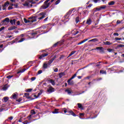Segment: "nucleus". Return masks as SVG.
Returning a JSON list of instances; mask_svg holds the SVG:
<instances>
[{
  "instance_id": "32",
  "label": "nucleus",
  "mask_w": 124,
  "mask_h": 124,
  "mask_svg": "<svg viewBox=\"0 0 124 124\" xmlns=\"http://www.w3.org/2000/svg\"><path fill=\"white\" fill-rule=\"evenodd\" d=\"M22 124H31V121H28L27 120H26L24 122H23Z\"/></svg>"
},
{
  "instance_id": "56",
  "label": "nucleus",
  "mask_w": 124,
  "mask_h": 124,
  "mask_svg": "<svg viewBox=\"0 0 124 124\" xmlns=\"http://www.w3.org/2000/svg\"><path fill=\"white\" fill-rule=\"evenodd\" d=\"M41 73H42V71L41 70L38 71V74H41Z\"/></svg>"
},
{
  "instance_id": "10",
  "label": "nucleus",
  "mask_w": 124,
  "mask_h": 124,
  "mask_svg": "<svg viewBox=\"0 0 124 124\" xmlns=\"http://www.w3.org/2000/svg\"><path fill=\"white\" fill-rule=\"evenodd\" d=\"M18 96V94L16 93H14L10 98H13V99H16L17 98V96Z\"/></svg>"
},
{
  "instance_id": "58",
  "label": "nucleus",
  "mask_w": 124,
  "mask_h": 124,
  "mask_svg": "<svg viewBox=\"0 0 124 124\" xmlns=\"http://www.w3.org/2000/svg\"><path fill=\"white\" fill-rule=\"evenodd\" d=\"M9 120H13V117H9Z\"/></svg>"
},
{
  "instance_id": "8",
  "label": "nucleus",
  "mask_w": 124,
  "mask_h": 124,
  "mask_svg": "<svg viewBox=\"0 0 124 124\" xmlns=\"http://www.w3.org/2000/svg\"><path fill=\"white\" fill-rule=\"evenodd\" d=\"M54 92H55V89L52 87H49L47 90V92L49 93H54Z\"/></svg>"
},
{
  "instance_id": "55",
  "label": "nucleus",
  "mask_w": 124,
  "mask_h": 124,
  "mask_svg": "<svg viewBox=\"0 0 124 124\" xmlns=\"http://www.w3.org/2000/svg\"><path fill=\"white\" fill-rule=\"evenodd\" d=\"M116 24L117 25H119V24H121V21L120 20H117Z\"/></svg>"
},
{
  "instance_id": "38",
  "label": "nucleus",
  "mask_w": 124,
  "mask_h": 124,
  "mask_svg": "<svg viewBox=\"0 0 124 124\" xmlns=\"http://www.w3.org/2000/svg\"><path fill=\"white\" fill-rule=\"evenodd\" d=\"M24 40H25V38H22L21 40L18 41V43H20V42H23V41H24Z\"/></svg>"
},
{
  "instance_id": "7",
  "label": "nucleus",
  "mask_w": 124,
  "mask_h": 124,
  "mask_svg": "<svg viewBox=\"0 0 124 124\" xmlns=\"http://www.w3.org/2000/svg\"><path fill=\"white\" fill-rule=\"evenodd\" d=\"M77 74H75L72 77V78H70L69 80H68L67 81V83L68 85H72V83L71 82V80H72V79H74V78L77 76Z\"/></svg>"
},
{
  "instance_id": "54",
  "label": "nucleus",
  "mask_w": 124,
  "mask_h": 124,
  "mask_svg": "<svg viewBox=\"0 0 124 124\" xmlns=\"http://www.w3.org/2000/svg\"><path fill=\"white\" fill-rule=\"evenodd\" d=\"M113 35H116V36H119V33H114Z\"/></svg>"
},
{
  "instance_id": "2",
  "label": "nucleus",
  "mask_w": 124,
  "mask_h": 124,
  "mask_svg": "<svg viewBox=\"0 0 124 124\" xmlns=\"http://www.w3.org/2000/svg\"><path fill=\"white\" fill-rule=\"evenodd\" d=\"M24 22L26 24L28 23H34V22H36V17L32 16L29 18V20H27L26 18H24Z\"/></svg>"
},
{
  "instance_id": "1",
  "label": "nucleus",
  "mask_w": 124,
  "mask_h": 124,
  "mask_svg": "<svg viewBox=\"0 0 124 124\" xmlns=\"http://www.w3.org/2000/svg\"><path fill=\"white\" fill-rule=\"evenodd\" d=\"M34 3L35 2L33 1V0H29L28 2L23 4V5L26 7H32V4H34Z\"/></svg>"
},
{
  "instance_id": "39",
  "label": "nucleus",
  "mask_w": 124,
  "mask_h": 124,
  "mask_svg": "<svg viewBox=\"0 0 124 124\" xmlns=\"http://www.w3.org/2000/svg\"><path fill=\"white\" fill-rule=\"evenodd\" d=\"M60 2H61V0H58L57 1H56V2H55V5L59 4Z\"/></svg>"
},
{
  "instance_id": "30",
  "label": "nucleus",
  "mask_w": 124,
  "mask_h": 124,
  "mask_svg": "<svg viewBox=\"0 0 124 124\" xmlns=\"http://www.w3.org/2000/svg\"><path fill=\"white\" fill-rule=\"evenodd\" d=\"M9 99V98L8 97H4V102H7V101Z\"/></svg>"
},
{
  "instance_id": "9",
  "label": "nucleus",
  "mask_w": 124,
  "mask_h": 124,
  "mask_svg": "<svg viewBox=\"0 0 124 124\" xmlns=\"http://www.w3.org/2000/svg\"><path fill=\"white\" fill-rule=\"evenodd\" d=\"M8 5H9V2L8 1L4 3V4L2 6H3V10H5L6 9V7H8Z\"/></svg>"
},
{
  "instance_id": "59",
  "label": "nucleus",
  "mask_w": 124,
  "mask_h": 124,
  "mask_svg": "<svg viewBox=\"0 0 124 124\" xmlns=\"http://www.w3.org/2000/svg\"><path fill=\"white\" fill-rule=\"evenodd\" d=\"M49 1H50V0H46L45 2H46V3H49Z\"/></svg>"
},
{
  "instance_id": "11",
  "label": "nucleus",
  "mask_w": 124,
  "mask_h": 124,
  "mask_svg": "<svg viewBox=\"0 0 124 124\" xmlns=\"http://www.w3.org/2000/svg\"><path fill=\"white\" fill-rule=\"evenodd\" d=\"M63 42H64V40H62V41L57 42V43L53 45V47H56V46H57L58 45L60 44V45H62V44L63 43Z\"/></svg>"
},
{
  "instance_id": "27",
  "label": "nucleus",
  "mask_w": 124,
  "mask_h": 124,
  "mask_svg": "<svg viewBox=\"0 0 124 124\" xmlns=\"http://www.w3.org/2000/svg\"><path fill=\"white\" fill-rule=\"evenodd\" d=\"M49 82L50 83H51L52 86H55V80H54L53 79H50V80H49Z\"/></svg>"
},
{
  "instance_id": "44",
  "label": "nucleus",
  "mask_w": 124,
  "mask_h": 124,
  "mask_svg": "<svg viewBox=\"0 0 124 124\" xmlns=\"http://www.w3.org/2000/svg\"><path fill=\"white\" fill-rule=\"evenodd\" d=\"M16 101H18V102H21V101H22V98H20L18 100H16Z\"/></svg>"
},
{
  "instance_id": "35",
  "label": "nucleus",
  "mask_w": 124,
  "mask_h": 124,
  "mask_svg": "<svg viewBox=\"0 0 124 124\" xmlns=\"http://www.w3.org/2000/svg\"><path fill=\"white\" fill-rule=\"evenodd\" d=\"M114 4H115V2H114L113 1H112L108 3V5H114Z\"/></svg>"
},
{
  "instance_id": "26",
  "label": "nucleus",
  "mask_w": 124,
  "mask_h": 124,
  "mask_svg": "<svg viewBox=\"0 0 124 124\" xmlns=\"http://www.w3.org/2000/svg\"><path fill=\"white\" fill-rule=\"evenodd\" d=\"M106 6H102L100 7L99 8L97 9V11H100L101 9H105Z\"/></svg>"
},
{
  "instance_id": "17",
  "label": "nucleus",
  "mask_w": 124,
  "mask_h": 124,
  "mask_svg": "<svg viewBox=\"0 0 124 124\" xmlns=\"http://www.w3.org/2000/svg\"><path fill=\"white\" fill-rule=\"evenodd\" d=\"M86 24L87 25H91L92 24V20L91 18H88L86 21Z\"/></svg>"
},
{
  "instance_id": "12",
  "label": "nucleus",
  "mask_w": 124,
  "mask_h": 124,
  "mask_svg": "<svg viewBox=\"0 0 124 124\" xmlns=\"http://www.w3.org/2000/svg\"><path fill=\"white\" fill-rule=\"evenodd\" d=\"M47 56H48V53H45L44 54L41 55L40 57H39V59L40 60L43 59V58H45V57H47Z\"/></svg>"
},
{
  "instance_id": "4",
  "label": "nucleus",
  "mask_w": 124,
  "mask_h": 124,
  "mask_svg": "<svg viewBox=\"0 0 124 124\" xmlns=\"http://www.w3.org/2000/svg\"><path fill=\"white\" fill-rule=\"evenodd\" d=\"M2 25L3 26H6L9 23V18L8 17L6 18L5 19H4L2 21Z\"/></svg>"
},
{
  "instance_id": "60",
  "label": "nucleus",
  "mask_w": 124,
  "mask_h": 124,
  "mask_svg": "<svg viewBox=\"0 0 124 124\" xmlns=\"http://www.w3.org/2000/svg\"><path fill=\"white\" fill-rule=\"evenodd\" d=\"M33 96H34V97H35V98H38V96H36V95H34Z\"/></svg>"
},
{
  "instance_id": "49",
  "label": "nucleus",
  "mask_w": 124,
  "mask_h": 124,
  "mask_svg": "<svg viewBox=\"0 0 124 124\" xmlns=\"http://www.w3.org/2000/svg\"><path fill=\"white\" fill-rule=\"evenodd\" d=\"M93 0L95 3H97V2H98V1H99V0Z\"/></svg>"
},
{
  "instance_id": "25",
  "label": "nucleus",
  "mask_w": 124,
  "mask_h": 124,
  "mask_svg": "<svg viewBox=\"0 0 124 124\" xmlns=\"http://www.w3.org/2000/svg\"><path fill=\"white\" fill-rule=\"evenodd\" d=\"M59 109L55 108L54 111L52 112L53 114H59V111H58Z\"/></svg>"
},
{
  "instance_id": "42",
  "label": "nucleus",
  "mask_w": 124,
  "mask_h": 124,
  "mask_svg": "<svg viewBox=\"0 0 124 124\" xmlns=\"http://www.w3.org/2000/svg\"><path fill=\"white\" fill-rule=\"evenodd\" d=\"M76 23H78L79 22V17H77V18H76Z\"/></svg>"
},
{
  "instance_id": "37",
  "label": "nucleus",
  "mask_w": 124,
  "mask_h": 124,
  "mask_svg": "<svg viewBox=\"0 0 124 124\" xmlns=\"http://www.w3.org/2000/svg\"><path fill=\"white\" fill-rule=\"evenodd\" d=\"M118 48H123L124 47V45H119L118 46H117Z\"/></svg>"
},
{
  "instance_id": "24",
  "label": "nucleus",
  "mask_w": 124,
  "mask_h": 124,
  "mask_svg": "<svg viewBox=\"0 0 124 124\" xmlns=\"http://www.w3.org/2000/svg\"><path fill=\"white\" fill-rule=\"evenodd\" d=\"M16 29V27L15 26H12L8 28L9 31H13V30H15Z\"/></svg>"
},
{
  "instance_id": "28",
  "label": "nucleus",
  "mask_w": 124,
  "mask_h": 124,
  "mask_svg": "<svg viewBox=\"0 0 124 124\" xmlns=\"http://www.w3.org/2000/svg\"><path fill=\"white\" fill-rule=\"evenodd\" d=\"M8 89V86H7V85H4L2 88L3 91H6Z\"/></svg>"
},
{
  "instance_id": "43",
  "label": "nucleus",
  "mask_w": 124,
  "mask_h": 124,
  "mask_svg": "<svg viewBox=\"0 0 124 124\" xmlns=\"http://www.w3.org/2000/svg\"><path fill=\"white\" fill-rule=\"evenodd\" d=\"M71 115L73 116L74 117H76V114L73 112V111H71Z\"/></svg>"
},
{
  "instance_id": "3",
  "label": "nucleus",
  "mask_w": 124,
  "mask_h": 124,
  "mask_svg": "<svg viewBox=\"0 0 124 124\" xmlns=\"http://www.w3.org/2000/svg\"><path fill=\"white\" fill-rule=\"evenodd\" d=\"M49 5H50V3L45 2L44 4L41 7L40 9H46V8H48L49 7Z\"/></svg>"
},
{
  "instance_id": "63",
  "label": "nucleus",
  "mask_w": 124,
  "mask_h": 124,
  "mask_svg": "<svg viewBox=\"0 0 124 124\" xmlns=\"http://www.w3.org/2000/svg\"><path fill=\"white\" fill-rule=\"evenodd\" d=\"M41 93H38V97L40 95H41Z\"/></svg>"
},
{
  "instance_id": "5",
  "label": "nucleus",
  "mask_w": 124,
  "mask_h": 124,
  "mask_svg": "<svg viewBox=\"0 0 124 124\" xmlns=\"http://www.w3.org/2000/svg\"><path fill=\"white\" fill-rule=\"evenodd\" d=\"M73 11V10H71L70 11H69L66 15L64 16V18L65 19H68V17H69L71 15V14H72V12Z\"/></svg>"
},
{
  "instance_id": "45",
  "label": "nucleus",
  "mask_w": 124,
  "mask_h": 124,
  "mask_svg": "<svg viewBox=\"0 0 124 124\" xmlns=\"http://www.w3.org/2000/svg\"><path fill=\"white\" fill-rule=\"evenodd\" d=\"M28 119L29 121H31V115H30L29 116H28Z\"/></svg>"
},
{
  "instance_id": "29",
  "label": "nucleus",
  "mask_w": 124,
  "mask_h": 124,
  "mask_svg": "<svg viewBox=\"0 0 124 124\" xmlns=\"http://www.w3.org/2000/svg\"><path fill=\"white\" fill-rule=\"evenodd\" d=\"M54 58H52V59L49 60V61L47 63V64L48 65H50V64H51V63H52V62H53V61H54Z\"/></svg>"
},
{
  "instance_id": "21",
  "label": "nucleus",
  "mask_w": 124,
  "mask_h": 124,
  "mask_svg": "<svg viewBox=\"0 0 124 124\" xmlns=\"http://www.w3.org/2000/svg\"><path fill=\"white\" fill-rule=\"evenodd\" d=\"M40 15H41L42 16L38 18L39 20H42V19H43L44 18V15L43 14V13H41L40 14Z\"/></svg>"
},
{
  "instance_id": "46",
  "label": "nucleus",
  "mask_w": 124,
  "mask_h": 124,
  "mask_svg": "<svg viewBox=\"0 0 124 124\" xmlns=\"http://www.w3.org/2000/svg\"><path fill=\"white\" fill-rule=\"evenodd\" d=\"M115 40H122V38H121L116 37L115 38Z\"/></svg>"
},
{
  "instance_id": "6",
  "label": "nucleus",
  "mask_w": 124,
  "mask_h": 124,
  "mask_svg": "<svg viewBox=\"0 0 124 124\" xmlns=\"http://www.w3.org/2000/svg\"><path fill=\"white\" fill-rule=\"evenodd\" d=\"M92 50H98L99 51V53H104V50H103V47H97L96 48L93 49Z\"/></svg>"
},
{
  "instance_id": "48",
  "label": "nucleus",
  "mask_w": 124,
  "mask_h": 124,
  "mask_svg": "<svg viewBox=\"0 0 124 124\" xmlns=\"http://www.w3.org/2000/svg\"><path fill=\"white\" fill-rule=\"evenodd\" d=\"M69 35V34H66L63 36L64 38H66V37H68V36Z\"/></svg>"
},
{
  "instance_id": "52",
  "label": "nucleus",
  "mask_w": 124,
  "mask_h": 124,
  "mask_svg": "<svg viewBox=\"0 0 124 124\" xmlns=\"http://www.w3.org/2000/svg\"><path fill=\"white\" fill-rule=\"evenodd\" d=\"M54 72H58V71H59V69L58 68H55L54 70Z\"/></svg>"
},
{
  "instance_id": "14",
  "label": "nucleus",
  "mask_w": 124,
  "mask_h": 124,
  "mask_svg": "<svg viewBox=\"0 0 124 124\" xmlns=\"http://www.w3.org/2000/svg\"><path fill=\"white\" fill-rule=\"evenodd\" d=\"M88 40H89V39H84L82 41L78 43V45H80V44H83V43H85V42H86V41H88Z\"/></svg>"
},
{
  "instance_id": "40",
  "label": "nucleus",
  "mask_w": 124,
  "mask_h": 124,
  "mask_svg": "<svg viewBox=\"0 0 124 124\" xmlns=\"http://www.w3.org/2000/svg\"><path fill=\"white\" fill-rule=\"evenodd\" d=\"M31 115H35V111H34L33 110H31Z\"/></svg>"
},
{
  "instance_id": "57",
  "label": "nucleus",
  "mask_w": 124,
  "mask_h": 124,
  "mask_svg": "<svg viewBox=\"0 0 124 124\" xmlns=\"http://www.w3.org/2000/svg\"><path fill=\"white\" fill-rule=\"evenodd\" d=\"M19 25H20V21H18L17 22V26H19Z\"/></svg>"
},
{
  "instance_id": "50",
  "label": "nucleus",
  "mask_w": 124,
  "mask_h": 124,
  "mask_svg": "<svg viewBox=\"0 0 124 124\" xmlns=\"http://www.w3.org/2000/svg\"><path fill=\"white\" fill-rule=\"evenodd\" d=\"M108 52H112V51H113V49H111V48H108Z\"/></svg>"
},
{
  "instance_id": "62",
  "label": "nucleus",
  "mask_w": 124,
  "mask_h": 124,
  "mask_svg": "<svg viewBox=\"0 0 124 124\" xmlns=\"http://www.w3.org/2000/svg\"><path fill=\"white\" fill-rule=\"evenodd\" d=\"M12 8H13L12 7H8V10H10V9H12Z\"/></svg>"
},
{
  "instance_id": "22",
  "label": "nucleus",
  "mask_w": 124,
  "mask_h": 124,
  "mask_svg": "<svg viewBox=\"0 0 124 124\" xmlns=\"http://www.w3.org/2000/svg\"><path fill=\"white\" fill-rule=\"evenodd\" d=\"M104 44H105V45H112V43H110V42L109 41H107V42H104Z\"/></svg>"
},
{
  "instance_id": "33",
  "label": "nucleus",
  "mask_w": 124,
  "mask_h": 124,
  "mask_svg": "<svg viewBox=\"0 0 124 124\" xmlns=\"http://www.w3.org/2000/svg\"><path fill=\"white\" fill-rule=\"evenodd\" d=\"M65 92L67 93L68 94H70L71 93V91L69 89L66 90Z\"/></svg>"
},
{
  "instance_id": "51",
  "label": "nucleus",
  "mask_w": 124,
  "mask_h": 124,
  "mask_svg": "<svg viewBox=\"0 0 124 124\" xmlns=\"http://www.w3.org/2000/svg\"><path fill=\"white\" fill-rule=\"evenodd\" d=\"M4 30V27H2L0 28V32L1 31H3Z\"/></svg>"
},
{
  "instance_id": "41",
  "label": "nucleus",
  "mask_w": 124,
  "mask_h": 124,
  "mask_svg": "<svg viewBox=\"0 0 124 124\" xmlns=\"http://www.w3.org/2000/svg\"><path fill=\"white\" fill-rule=\"evenodd\" d=\"M31 91H32V89H29L26 90V92L27 93H30Z\"/></svg>"
},
{
  "instance_id": "53",
  "label": "nucleus",
  "mask_w": 124,
  "mask_h": 124,
  "mask_svg": "<svg viewBox=\"0 0 124 124\" xmlns=\"http://www.w3.org/2000/svg\"><path fill=\"white\" fill-rule=\"evenodd\" d=\"M35 79H36L35 77H32L31 78V81H34V80H35Z\"/></svg>"
},
{
  "instance_id": "36",
  "label": "nucleus",
  "mask_w": 124,
  "mask_h": 124,
  "mask_svg": "<svg viewBox=\"0 0 124 124\" xmlns=\"http://www.w3.org/2000/svg\"><path fill=\"white\" fill-rule=\"evenodd\" d=\"M44 68H47L48 67V64L44 63L43 65Z\"/></svg>"
},
{
  "instance_id": "15",
  "label": "nucleus",
  "mask_w": 124,
  "mask_h": 124,
  "mask_svg": "<svg viewBox=\"0 0 124 124\" xmlns=\"http://www.w3.org/2000/svg\"><path fill=\"white\" fill-rule=\"evenodd\" d=\"M72 33L73 35H76V34L79 33V31H76V30H75L72 31Z\"/></svg>"
},
{
  "instance_id": "23",
  "label": "nucleus",
  "mask_w": 124,
  "mask_h": 124,
  "mask_svg": "<svg viewBox=\"0 0 124 124\" xmlns=\"http://www.w3.org/2000/svg\"><path fill=\"white\" fill-rule=\"evenodd\" d=\"M26 69H23L22 70H20L17 72V74H19V73H23L26 71Z\"/></svg>"
},
{
  "instance_id": "18",
  "label": "nucleus",
  "mask_w": 124,
  "mask_h": 124,
  "mask_svg": "<svg viewBox=\"0 0 124 124\" xmlns=\"http://www.w3.org/2000/svg\"><path fill=\"white\" fill-rule=\"evenodd\" d=\"M76 53V51H73L71 52L70 54H69V56L67 57V59H68L70 57H71L73 55H74Z\"/></svg>"
},
{
  "instance_id": "34",
  "label": "nucleus",
  "mask_w": 124,
  "mask_h": 124,
  "mask_svg": "<svg viewBox=\"0 0 124 124\" xmlns=\"http://www.w3.org/2000/svg\"><path fill=\"white\" fill-rule=\"evenodd\" d=\"M100 73H101V74H106V71H103V70H101L100 71Z\"/></svg>"
},
{
  "instance_id": "16",
  "label": "nucleus",
  "mask_w": 124,
  "mask_h": 124,
  "mask_svg": "<svg viewBox=\"0 0 124 124\" xmlns=\"http://www.w3.org/2000/svg\"><path fill=\"white\" fill-rule=\"evenodd\" d=\"M78 108H79V109H81V110H84V108H83V106L80 103L78 104Z\"/></svg>"
},
{
  "instance_id": "61",
  "label": "nucleus",
  "mask_w": 124,
  "mask_h": 124,
  "mask_svg": "<svg viewBox=\"0 0 124 124\" xmlns=\"http://www.w3.org/2000/svg\"><path fill=\"white\" fill-rule=\"evenodd\" d=\"M19 123H22V118L20 119V120L18 121Z\"/></svg>"
},
{
  "instance_id": "47",
  "label": "nucleus",
  "mask_w": 124,
  "mask_h": 124,
  "mask_svg": "<svg viewBox=\"0 0 124 124\" xmlns=\"http://www.w3.org/2000/svg\"><path fill=\"white\" fill-rule=\"evenodd\" d=\"M12 77H13V76H8L7 77V78H8V79H11Z\"/></svg>"
},
{
  "instance_id": "20",
  "label": "nucleus",
  "mask_w": 124,
  "mask_h": 124,
  "mask_svg": "<svg viewBox=\"0 0 124 124\" xmlns=\"http://www.w3.org/2000/svg\"><path fill=\"white\" fill-rule=\"evenodd\" d=\"M65 75V73L64 72L63 73H60L59 74V78H62L63 76H64Z\"/></svg>"
},
{
  "instance_id": "13",
  "label": "nucleus",
  "mask_w": 124,
  "mask_h": 124,
  "mask_svg": "<svg viewBox=\"0 0 124 124\" xmlns=\"http://www.w3.org/2000/svg\"><path fill=\"white\" fill-rule=\"evenodd\" d=\"M23 97H26V98H28V99H31V97H30V93H25Z\"/></svg>"
},
{
  "instance_id": "19",
  "label": "nucleus",
  "mask_w": 124,
  "mask_h": 124,
  "mask_svg": "<svg viewBox=\"0 0 124 124\" xmlns=\"http://www.w3.org/2000/svg\"><path fill=\"white\" fill-rule=\"evenodd\" d=\"M10 22L12 25H15V23H16V19H11L10 21Z\"/></svg>"
},
{
  "instance_id": "31",
  "label": "nucleus",
  "mask_w": 124,
  "mask_h": 124,
  "mask_svg": "<svg viewBox=\"0 0 124 124\" xmlns=\"http://www.w3.org/2000/svg\"><path fill=\"white\" fill-rule=\"evenodd\" d=\"M97 40H98L97 39L95 38V39L89 40V42H91L92 41H93V42H96V41H97Z\"/></svg>"
},
{
  "instance_id": "64",
  "label": "nucleus",
  "mask_w": 124,
  "mask_h": 124,
  "mask_svg": "<svg viewBox=\"0 0 124 124\" xmlns=\"http://www.w3.org/2000/svg\"><path fill=\"white\" fill-rule=\"evenodd\" d=\"M80 116H84V113H80Z\"/></svg>"
}]
</instances>
